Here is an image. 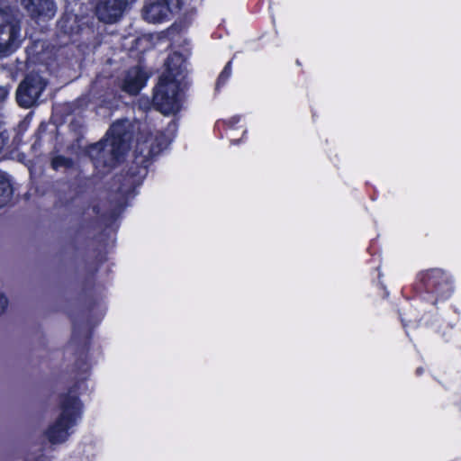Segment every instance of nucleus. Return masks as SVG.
<instances>
[{
    "label": "nucleus",
    "mask_w": 461,
    "mask_h": 461,
    "mask_svg": "<svg viewBox=\"0 0 461 461\" xmlns=\"http://www.w3.org/2000/svg\"><path fill=\"white\" fill-rule=\"evenodd\" d=\"M183 5L184 0H156L143 7L142 16L149 23H163L178 14Z\"/></svg>",
    "instance_id": "39448f33"
},
{
    "label": "nucleus",
    "mask_w": 461,
    "mask_h": 461,
    "mask_svg": "<svg viewBox=\"0 0 461 461\" xmlns=\"http://www.w3.org/2000/svg\"><path fill=\"white\" fill-rule=\"evenodd\" d=\"M231 75V61H229L224 67L223 70L220 74L216 87L219 88L221 85H223Z\"/></svg>",
    "instance_id": "4468645a"
},
{
    "label": "nucleus",
    "mask_w": 461,
    "mask_h": 461,
    "mask_svg": "<svg viewBox=\"0 0 461 461\" xmlns=\"http://www.w3.org/2000/svg\"><path fill=\"white\" fill-rule=\"evenodd\" d=\"M8 93H9V91L6 87L0 86V104L3 103L6 99Z\"/></svg>",
    "instance_id": "dca6fc26"
},
{
    "label": "nucleus",
    "mask_w": 461,
    "mask_h": 461,
    "mask_svg": "<svg viewBox=\"0 0 461 461\" xmlns=\"http://www.w3.org/2000/svg\"><path fill=\"white\" fill-rule=\"evenodd\" d=\"M21 41L20 20L10 8L0 7V54L14 52Z\"/></svg>",
    "instance_id": "20e7f679"
},
{
    "label": "nucleus",
    "mask_w": 461,
    "mask_h": 461,
    "mask_svg": "<svg viewBox=\"0 0 461 461\" xmlns=\"http://www.w3.org/2000/svg\"><path fill=\"white\" fill-rule=\"evenodd\" d=\"M139 122L120 120L114 122L104 140L92 145L88 153L97 166L113 167L131 148L135 131H144Z\"/></svg>",
    "instance_id": "f03ea898"
},
{
    "label": "nucleus",
    "mask_w": 461,
    "mask_h": 461,
    "mask_svg": "<svg viewBox=\"0 0 461 461\" xmlns=\"http://www.w3.org/2000/svg\"><path fill=\"white\" fill-rule=\"evenodd\" d=\"M13 194L10 180L3 174H0V207L5 206Z\"/></svg>",
    "instance_id": "f8f14e48"
},
{
    "label": "nucleus",
    "mask_w": 461,
    "mask_h": 461,
    "mask_svg": "<svg viewBox=\"0 0 461 461\" xmlns=\"http://www.w3.org/2000/svg\"><path fill=\"white\" fill-rule=\"evenodd\" d=\"M51 165L54 169L69 167L72 166V160L62 156H58L52 159Z\"/></svg>",
    "instance_id": "ddd939ff"
},
{
    "label": "nucleus",
    "mask_w": 461,
    "mask_h": 461,
    "mask_svg": "<svg viewBox=\"0 0 461 461\" xmlns=\"http://www.w3.org/2000/svg\"><path fill=\"white\" fill-rule=\"evenodd\" d=\"M166 67L155 87L153 104L163 114H174L182 105L186 64L181 54L173 53L167 58Z\"/></svg>",
    "instance_id": "f257e3e1"
},
{
    "label": "nucleus",
    "mask_w": 461,
    "mask_h": 461,
    "mask_svg": "<svg viewBox=\"0 0 461 461\" xmlns=\"http://www.w3.org/2000/svg\"><path fill=\"white\" fill-rule=\"evenodd\" d=\"M23 6L32 17L52 18L56 5L52 0H22Z\"/></svg>",
    "instance_id": "1a4fd4ad"
},
{
    "label": "nucleus",
    "mask_w": 461,
    "mask_h": 461,
    "mask_svg": "<svg viewBox=\"0 0 461 461\" xmlns=\"http://www.w3.org/2000/svg\"><path fill=\"white\" fill-rule=\"evenodd\" d=\"M427 281L429 285L435 286V292L440 293L441 286L446 288V292L447 294L450 293L451 287L448 284L447 277L444 276V274L440 270H432L431 272L427 274ZM448 294H447V296Z\"/></svg>",
    "instance_id": "9b49d317"
},
{
    "label": "nucleus",
    "mask_w": 461,
    "mask_h": 461,
    "mask_svg": "<svg viewBox=\"0 0 461 461\" xmlns=\"http://www.w3.org/2000/svg\"><path fill=\"white\" fill-rule=\"evenodd\" d=\"M69 21H73L75 22L76 21V17L73 16V15H70V16H67V17H64L60 20L59 22V25L60 27L65 31V32L67 33H71L73 32V28L70 26V27H68L67 23L69 22Z\"/></svg>",
    "instance_id": "2eb2a0df"
},
{
    "label": "nucleus",
    "mask_w": 461,
    "mask_h": 461,
    "mask_svg": "<svg viewBox=\"0 0 461 461\" xmlns=\"http://www.w3.org/2000/svg\"><path fill=\"white\" fill-rule=\"evenodd\" d=\"M127 0H99L96 5V15L98 19L106 23L117 22L125 7Z\"/></svg>",
    "instance_id": "6e6552de"
},
{
    "label": "nucleus",
    "mask_w": 461,
    "mask_h": 461,
    "mask_svg": "<svg viewBox=\"0 0 461 461\" xmlns=\"http://www.w3.org/2000/svg\"><path fill=\"white\" fill-rule=\"evenodd\" d=\"M147 77L138 67L129 69L124 77L122 88L130 95H136L145 86Z\"/></svg>",
    "instance_id": "9d476101"
},
{
    "label": "nucleus",
    "mask_w": 461,
    "mask_h": 461,
    "mask_svg": "<svg viewBox=\"0 0 461 461\" xmlns=\"http://www.w3.org/2000/svg\"><path fill=\"white\" fill-rule=\"evenodd\" d=\"M46 87V82L38 74H30L20 83L16 91L18 104L30 108L34 105Z\"/></svg>",
    "instance_id": "0eeeda50"
},
{
    "label": "nucleus",
    "mask_w": 461,
    "mask_h": 461,
    "mask_svg": "<svg viewBox=\"0 0 461 461\" xmlns=\"http://www.w3.org/2000/svg\"><path fill=\"white\" fill-rule=\"evenodd\" d=\"M3 145H4V143H3V140H2V138L0 137V150L3 149Z\"/></svg>",
    "instance_id": "a211bd4d"
},
{
    "label": "nucleus",
    "mask_w": 461,
    "mask_h": 461,
    "mask_svg": "<svg viewBox=\"0 0 461 461\" xmlns=\"http://www.w3.org/2000/svg\"><path fill=\"white\" fill-rule=\"evenodd\" d=\"M6 306L7 299L3 294H0V314H2L5 312Z\"/></svg>",
    "instance_id": "f3484780"
},
{
    "label": "nucleus",
    "mask_w": 461,
    "mask_h": 461,
    "mask_svg": "<svg viewBox=\"0 0 461 461\" xmlns=\"http://www.w3.org/2000/svg\"><path fill=\"white\" fill-rule=\"evenodd\" d=\"M81 402L72 393L64 396L60 403V413L44 432L45 438L53 445L66 442L73 433V428L81 416Z\"/></svg>",
    "instance_id": "7ed1b4c3"
},
{
    "label": "nucleus",
    "mask_w": 461,
    "mask_h": 461,
    "mask_svg": "<svg viewBox=\"0 0 461 461\" xmlns=\"http://www.w3.org/2000/svg\"><path fill=\"white\" fill-rule=\"evenodd\" d=\"M171 140L172 137L164 133H158L156 136H150L146 139L142 136H138L135 147L138 163L146 167L147 161L166 149Z\"/></svg>",
    "instance_id": "423d86ee"
}]
</instances>
